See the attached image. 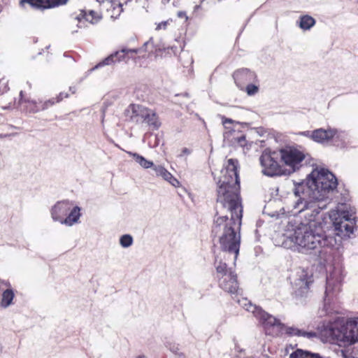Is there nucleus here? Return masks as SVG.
Masks as SVG:
<instances>
[{"mask_svg":"<svg viewBox=\"0 0 358 358\" xmlns=\"http://www.w3.org/2000/svg\"><path fill=\"white\" fill-rule=\"evenodd\" d=\"M133 243L134 239L130 234H124L120 237V245L124 248H129Z\"/></svg>","mask_w":358,"mask_h":358,"instance_id":"obj_29","label":"nucleus"},{"mask_svg":"<svg viewBox=\"0 0 358 358\" xmlns=\"http://www.w3.org/2000/svg\"><path fill=\"white\" fill-rule=\"evenodd\" d=\"M167 24V22H162L157 26V29H165Z\"/></svg>","mask_w":358,"mask_h":358,"instance_id":"obj_34","label":"nucleus"},{"mask_svg":"<svg viewBox=\"0 0 358 358\" xmlns=\"http://www.w3.org/2000/svg\"><path fill=\"white\" fill-rule=\"evenodd\" d=\"M16 291L8 280L0 278V308L7 309L15 303Z\"/></svg>","mask_w":358,"mask_h":358,"instance_id":"obj_10","label":"nucleus"},{"mask_svg":"<svg viewBox=\"0 0 358 358\" xmlns=\"http://www.w3.org/2000/svg\"><path fill=\"white\" fill-rule=\"evenodd\" d=\"M69 1V0H20V6L26 8L27 5H29L36 8L46 9L66 5Z\"/></svg>","mask_w":358,"mask_h":358,"instance_id":"obj_13","label":"nucleus"},{"mask_svg":"<svg viewBox=\"0 0 358 358\" xmlns=\"http://www.w3.org/2000/svg\"><path fill=\"white\" fill-rule=\"evenodd\" d=\"M147 108L138 104H130L125 110L126 116L132 122H143Z\"/></svg>","mask_w":358,"mask_h":358,"instance_id":"obj_17","label":"nucleus"},{"mask_svg":"<svg viewBox=\"0 0 358 358\" xmlns=\"http://www.w3.org/2000/svg\"><path fill=\"white\" fill-rule=\"evenodd\" d=\"M68 97V94L60 93L58 97L56 99V100H49L46 102H45L41 106H37L36 103L35 101H28L25 102V107L27 110L32 113H36L41 110H44L49 107L50 106L53 105L56 102H59L62 101L64 98Z\"/></svg>","mask_w":358,"mask_h":358,"instance_id":"obj_21","label":"nucleus"},{"mask_svg":"<svg viewBox=\"0 0 358 358\" xmlns=\"http://www.w3.org/2000/svg\"><path fill=\"white\" fill-rule=\"evenodd\" d=\"M126 152L131 157L134 162L138 164L141 168L148 169L150 168H153L154 163L152 161H150L147 159H145L143 156L136 153L130 151H126Z\"/></svg>","mask_w":358,"mask_h":358,"instance_id":"obj_24","label":"nucleus"},{"mask_svg":"<svg viewBox=\"0 0 358 358\" xmlns=\"http://www.w3.org/2000/svg\"><path fill=\"white\" fill-rule=\"evenodd\" d=\"M143 122L155 129H158L161 124L155 111L148 108L143 117Z\"/></svg>","mask_w":358,"mask_h":358,"instance_id":"obj_23","label":"nucleus"},{"mask_svg":"<svg viewBox=\"0 0 358 358\" xmlns=\"http://www.w3.org/2000/svg\"><path fill=\"white\" fill-rule=\"evenodd\" d=\"M340 290L341 281L336 280L335 282L331 275L328 277L327 280V288L324 298L325 305L327 303H330L333 301L334 298L340 292Z\"/></svg>","mask_w":358,"mask_h":358,"instance_id":"obj_18","label":"nucleus"},{"mask_svg":"<svg viewBox=\"0 0 358 358\" xmlns=\"http://www.w3.org/2000/svg\"><path fill=\"white\" fill-rule=\"evenodd\" d=\"M101 15L99 13L94 10H80L78 13H74L71 22L72 31H77V29L73 28L76 25L78 28H85L87 27V23L95 24L99 21Z\"/></svg>","mask_w":358,"mask_h":358,"instance_id":"obj_9","label":"nucleus"},{"mask_svg":"<svg viewBox=\"0 0 358 358\" xmlns=\"http://www.w3.org/2000/svg\"><path fill=\"white\" fill-rule=\"evenodd\" d=\"M201 8V5H197L194 7V11H196Z\"/></svg>","mask_w":358,"mask_h":358,"instance_id":"obj_37","label":"nucleus"},{"mask_svg":"<svg viewBox=\"0 0 358 358\" xmlns=\"http://www.w3.org/2000/svg\"><path fill=\"white\" fill-rule=\"evenodd\" d=\"M255 83H249L245 87L244 90L249 96L254 95L258 92L259 87Z\"/></svg>","mask_w":358,"mask_h":358,"instance_id":"obj_30","label":"nucleus"},{"mask_svg":"<svg viewBox=\"0 0 358 358\" xmlns=\"http://www.w3.org/2000/svg\"><path fill=\"white\" fill-rule=\"evenodd\" d=\"M8 84L7 81L3 78H0V93H4L8 90Z\"/></svg>","mask_w":358,"mask_h":358,"instance_id":"obj_31","label":"nucleus"},{"mask_svg":"<svg viewBox=\"0 0 358 358\" xmlns=\"http://www.w3.org/2000/svg\"><path fill=\"white\" fill-rule=\"evenodd\" d=\"M81 216V208L78 206H73L72 204L71 210L69 211L61 224L70 227L79 224L80 222Z\"/></svg>","mask_w":358,"mask_h":358,"instance_id":"obj_20","label":"nucleus"},{"mask_svg":"<svg viewBox=\"0 0 358 358\" xmlns=\"http://www.w3.org/2000/svg\"><path fill=\"white\" fill-rule=\"evenodd\" d=\"M238 161L227 160L218 181L216 215L212 227L213 234L219 238L223 252L234 255L236 261L241 244V226L243 207L239 196Z\"/></svg>","mask_w":358,"mask_h":358,"instance_id":"obj_2","label":"nucleus"},{"mask_svg":"<svg viewBox=\"0 0 358 358\" xmlns=\"http://www.w3.org/2000/svg\"><path fill=\"white\" fill-rule=\"evenodd\" d=\"M306 274L303 271L300 278L295 282L296 287H299L298 292L299 293H306L309 288V282L306 278Z\"/></svg>","mask_w":358,"mask_h":358,"instance_id":"obj_27","label":"nucleus"},{"mask_svg":"<svg viewBox=\"0 0 358 358\" xmlns=\"http://www.w3.org/2000/svg\"><path fill=\"white\" fill-rule=\"evenodd\" d=\"M233 77L236 85L241 90H244L245 87L249 83H257L256 74L247 69L235 71Z\"/></svg>","mask_w":358,"mask_h":358,"instance_id":"obj_15","label":"nucleus"},{"mask_svg":"<svg viewBox=\"0 0 358 358\" xmlns=\"http://www.w3.org/2000/svg\"><path fill=\"white\" fill-rule=\"evenodd\" d=\"M299 134L301 136H306V137L313 141L314 130L313 131H301V132H299Z\"/></svg>","mask_w":358,"mask_h":358,"instance_id":"obj_32","label":"nucleus"},{"mask_svg":"<svg viewBox=\"0 0 358 358\" xmlns=\"http://www.w3.org/2000/svg\"><path fill=\"white\" fill-rule=\"evenodd\" d=\"M178 17L180 18H185V20L187 21L188 20V17L187 16V14L184 11H179L178 13Z\"/></svg>","mask_w":358,"mask_h":358,"instance_id":"obj_33","label":"nucleus"},{"mask_svg":"<svg viewBox=\"0 0 358 358\" xmlns=\"http://www.w3.org/2000/svg\"><path fill=\"white\" fill-rule=\"evenodd\" d=\"M354 213L345 203H338L329 212L337 236L345 238L353 234L355 226Z\"/></svg>","mask_w":358,"mask_h":358,"instance_id":"obj_4","label":"nucleus"},{"mask_svg":"<svg viewBox=\"0 0 358 358\" xmlns=\"http://www.w3.org/2000/svg\"><path fill=\"white\" fill-rule=\"evenodd\" d=\"M322 339L326 342L347 347L358 342V317L350 318L345 322L334 321L322 327Z\"/></svg>","mask_w":358,"mask_h":358,"instance_id":"obj_3","label":"nucleus"},{"mask_svg":"<svg viewBox=\"0 0 358 358\" xmlns=\"http://www.w3.org/2000/svg\"><path fill=\"white\" fill-rule=\"evenodd\" d=\"M138 50L136 49H122L121 50L117 51L115 53L106 58L102 62L96 65L95 66V69L98 68L99 66L111 64L112 63H114L117 61L120 62L126 59L127 57L128 58H130L132 57L134 54H136Z\"/></svg>","mask_w":358,"mask_h":358,"instance_id":"obj_16","label":"nucleus"},{"mask_svg":"<svg viewBox=\"0 0 358 358\" xmlns=\"http://www.w3.org/2000/svg\"><path fill=\"white\" fill-rule=\"evenodd\" d=\"M315 20L309 15H301L296 22L297 25L303 31H308L315 26Z\"/></svg>","mask_w":358,"mask_h":358,"instance_id":"obj_22","label":"nucleus"},{"mask_svg":"<svg viewBox=\"0 0 358 358\" xmlns=\"http://www.w3.org/2000/svg\"><path fill=\"white\" fill-rule=\"evenodd\" d=\"M157 177H161L175 187L180 186V182L164 166L154 165L152 168Z\"/></svg>","mask_w":358,"mask_h":358,"instance_id":"obj_19","label":"nucleus"},{"mask_svg":"<svg viewBox=\"0 0 358 358\" xmlns=\"http://www.w3.org/2000/svg\"><path fill=\"white\" fill-rule=\"evenodd\" d=\"M284 176H290L299 171L306 159L303 150L295 146H285L278 150Z\"/></svg>","mask_w":358,"mask_h":358,"instance_id":"obj_5","label":"nucleus"},{"mask_svg":"<svg viewBox=\"0 0 358 358\" xmlns=\"http://www.w3.org/2000/svg\"><path fill=\"white\" fill-rule=\"evenodd\" d=\"M337 185L335 176L320 166L313 169L304 180L294 182L293 192L296 199L287 206V212L294 215L303 213L304 222H289L285 233L274 236V244L301 253L322 248L320 257L327 262L339 255L341 239L322 234L324 222L321 214L327 206L325 201Z\"/></svg>","mask_w":358,"mask_h":358,"instance_id":"obj_1","label":"nucleus"},{"mask_svg":"<svg viewBox=\"0 0 358 358\" xmlns=\"http://www.w3.org/2000/svg\"><path fill=\"white\" fill-rule=\"evenodd\" d=\"M183 152H185V153H189L188 150H187V148H185V149L183 150Z\"/></svg>","mask_w":358,"mask_h":358,"instance_id":"obj_39","label":"nucleus"},{"mask_svg":"<svg viewBox=\"0 0 358 358\" xmlns=\"http://www.w3.org/2000/svg\"><path fill=\"white\" fill-rule=\"evenodd\" d=\"M222 121L224 127V141L234 146H240L243 148V152L248 151L252 146V143H248L245 135L238 129V123L231 119L222 117Z\"/></svg>","mask_w":358,"mask_h":358,"instance_id":"obj_6","label":"nucleus"},{"mask_svg":"<svg viewBox=\"0 0 358 358\" xmlns=\"http://www.w3.org/2000/svg\"><path fill=\"white\" fill-rule=\"evenodd\" d=\"M255 317L262 322L268 334H277L282 329V324L280 321L261 308Z\"/></svg>","mask_w":358,"mask_h":358,"instance_id":"obj_11","label":"nucleus"},{"mask_svg":"<svg viewBox=\"0 0 358 358\" xmlns=\"http://www.w3.org/2000/svg\"><path fill=\"white\" fill-rule=\"evenodd\" d=\"M162 49L161 48H159L158 50H157V55H160V56H162L163 55V53H159L160 52H162Z\"/></svg>","mask_w":358,"mask_h":358,"instance_id":"obj_35","label":"nucleus"},{"mask_svg":"<svg viewBox=\"0 0 358 358\" xmlns=\"http://www.w3.org/2000/svg\"><path fill=\"white\" fill-rule=\"evenodd\" d=\"M170 0H162V3L163 4H166L169 2Z\"/></svg>","mask_w":358,"mask_h":358,"instance_id":"obj_36","label":"nucleus"},{"mask_svg":"<svg viewBox=\"0 0 358 358\" xmlns=\"http://www.w3.org/2000/svg\"><path fill=\"white\" fill-rule=\"evenodd\" d=\"M347 134L343 131L332 128L327 129L320 128L314 130L313 141L320 143L326 144L334 138H341L345 140L347 138Z\"/></svg>","mask_w":358,"mask_h":358,"instance_id":"obj_12","label":"nucleus"},{"mask_svg":"<svg viewBox=\"0 0 358 358\" xmlns=\"http://www.w3.org/2000/svg\"><path fill=\"white\" fill-rule=\"evenodd\" d=\"M289 358H322L320 355L316 353H310L308 351L302 350H296L292 352Z\"/></svg>","mask_w":358,"mask_h":358,"instance_id":"obj_28","label":"nucleus"},{"mask_svg":"<svg viewBox=\"0 0 358 358\" xmlns=\"http://www.w3.org/2000/svg\"><path fill=\"white\" fill-rule=\"evenodd\" d=\"M72 202L69 200L57 201L50 209V215L53 221L62 224L63 220L71 210Z\"/></svg>","mask_w":358,"mask_h":358,"instance_id":"obj_14","label":"nucleus"},{"mask_svg":"<svg viewBox=\"0 0 358 358\" xmlns=\"http://www.w3.org/2000/svg\"><path fill=\"white\" fill-rule=\"evenodd\" d=\"M71 91H72V94H74L76 90H75V88L74 87H70L69 89Z\"/></svg>","mask_w":358,"mask_h":358,"instance_id":"obj_38","label":"nucleus"},{"mask_svg":"<svg viewBox=\"0 0 358 358\" xmlns=\"http://www.w3.org/2000/svg\"><path fill=\"white\" fill-rule=\"evenodd\" d=\"M259 162L264 175L269 177L284 176L278 150L265 149L259 157Z\"/></svg>","mask_w":358,"mask_h":358,"instance_id":"obj_7","label":"nucleus"},{"mask_svg":"<svg viewBox=\"0 0 358 358\" xmlns=\"http://www.w3.org/2000/svg\"><path fill=\"white\" fill-rule=\"evenodd\" d=\"M286 333L291 336H302L307 338H313L317 336V334L314 331H306L294 327H287Z\"/></svg>","mask_w":358,"mask_h":358,"instance_id":"obj_25","label":"nucleus"},{"mask_svg":"<svg viewBox=\"0 0 358 358\" xmlns=\"http://www.w3.org/2000/svg\"><path fill=\"white\" fill-rule=\"evenodd\" d=\"M215 269L220 287L231 294H237L238 284L236 275L231 268H227V264L221 261H215Z\"/></svg>","mask_w":358,"mask_h":358,"instance_id":"obj_8","label":"nucleus"},{"mask_svg":"<svg viewBox=\"0 0 358 358\" xmlns=\"http://www.w3.org/2000/svg\"><path fill=\"white\" fill-rule=\"evenodd\" d=\"M238 303L240 304L241 307L245 308L246 310L251 312L254 315V316H255L258 310L260 309L259 307H257L255 305L252 304L246 298H241L238 299Z\"/></svg>","mask_w":358,"mask_h":358,"instance_id":"obj_26","label":"nucleus"}]
</instances>
